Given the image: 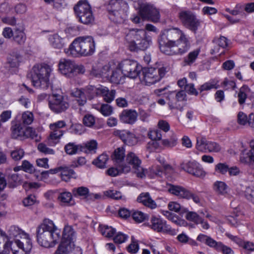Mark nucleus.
<instances>
[{
	"instance_id": "obj_1",
	"label": "nucleus",
	"mask_w": 254,
	"mask_h": 254,
	"mask_svg": "<svg viewBox=\"0 0 254 254\" xmlns=\"http://www.w3.org/2000/svg\"><path fill=\"white\" fill-rule=\"evenodd\" d=\"M38 243L45 248L54 247L61 239L60 230L52 220L45 219L37 228Z\"/></svg>"
},
{
	"instance_id": "obj_2",
	"label": "nucleus",
	"mask_w": 254,
	"mask_h": 254,
	"mask_svg": "<svg viewBox=\"0 0 254 254\" xmlns=\"http://www.w3.org/2000/svg\"><path fill=\"white\" fill-rule=\"evenodd\" d=\"M38 243L45 248L54 247L61 239L60 230L52 220L45 219L37 228Z\"/></svg>"
},
{
	"instance_id": "obj_3",
	"label": "nucleus",
	"mask_w": 254,
	"mask_h": 254,
	"mask_svg": "<svg viewBox=\"0 0 254 254\" xmlns=\"http://www.w3.org/2000/svg\"><path fill=\"white\" fill-rule=\"evenodd\" d=\"M96 43L94 38L90 36H80L75 38L69 48L65 49L66 54L73 57H89L95 51Z\"/></svg>"
},
{
	"instance_id": "obj_4",
	"label": "nucleus",
	"mask_w": 254,
	"mask_h": 254,
	"mask_svg": "<svg viewBox=\"0 0 254 254\" xmlns=\"http://www.w3.org/2000/svg\"><path fill=\"white\" fill-rule=\"evenodd\" d=\"M125 39L131 51H144L151 44V38L147 35L145 30L132 29L126 34Z\"/></svg>"
},
{
	"instance_id": "obj_5",
	"label": "nucleus",
	"mask_w": 254,
	"mask_h": 254,
	"mask_svg": "<svg viewBox=\"0 0 254 254\" xmlns=\"http://www.w3.org/2000/svg\"><path fill=\"white\" fill-rule=\"evenodd\" d=\"M52 69L47 64L35 65L28 76L31 78L33 85L41 89H47L50 84L49 76Z\"/></svg>"
},
{
	"instance_id": "obj_6",
	"label": "nucleus",
	"mask_w": 254,
	"mask_h": 254,
	"mask_svg": "<svg viewBox=\"0 0 254 254\" xmlns=\"http://www.w3.org/2000/svg\"><path fill=\"white\" fill-rule=\"evenodd\" d=\"M125 148L123 146L115 149L112 153V177L117 176L121 173H127L130 171L128 165H124L126 156Z\"/></svg>"
},
{
	"instance_id": "obj_7",
	"label": "nucleus",
	"mask_w": 254,
	"mask_h": 254,
	"mask_svg": "<svg viewBox=\"0 0 254 254\" xmlns=\"http://www.w3.org/2000/svg\"><path fill=\"white\" fill-rule=\"evenodd\" d=\"M186 34L178 28L167 30L165 33L162 34L158 38V43L160 50L163 53L174 45L181 37Z\"/></svg>"
},
{
	"instance_id": "obj_8",
	"label": "nucleus",
	"mask_w": 254,
	"mask_h": 254,
	"mask_svg": "<svg viewBox=\"0 0 254 254\" xmlns=\"http://www.w3.org/2000/svg\"><path fill=\"white\" fill-rule=\"evenodd\" d=\"M74 10L79 21L84 24H91L94 20L91 8L86 0H81L74 6Z\"/></svg>"
},
{
	"instance_id": "obj_9",
	"label": "nucleus",
	"mask_w": 254,
	"mask_h": 254,
	"mask_svg": "<svg viewBox=\"0 0 254 254\" xmlns=\"http://www.w3.org/2000/svg\"><path fill=\"white\" fill-rule=\"evenodd\" d=\"M166 73V69L164 67L161 68L147 67L142 69V77L146 85H150L159 81Z\"/></svg>"
},
{
	"instance_id": "obj_10",
	"label": "nucleus",
	"mask_w": 254,
	"mask_h": 254,
	"mask_svg": "<svg viewBox=\"0 0 254 254\" xmlns=\"http://www.w3.org/2000/svg\"><path fill=\"white\" fill-rule=\"evenodd\" d=\"M182 24L187 29L195 33L200 25V20L191 11L183 10L179 13Z\"/></svg>"
},
{
	"instance_id": "obj_11",
	"label": "nucleus",
	"mask_w": 254,
	"mask_h": 254,
	"mask_svg": "<svg viewBox=\"0 0 254 254\" xmlns=\"http://www.w3.org/2000/svg\"><path fill=\"white\" fill-rule=\"evenodd\" d=\"M164 53L167 55H182L186 53L190 48V38L185 34L181 37L177 42Z\"/></svg>"
},
{
	"instance_id": "obj_12",
	"label": "nucleus",
	"mask_w": 254,
	"mask_h": 254,
	"mask_svg": "<svg viewBox=\"0 0 254 254\" xmlns=\"http://www.w3.org/2000/svg\"><path fill=\"white\" fill-rule=\"evenodd\" d=\"M74 237V232L71 227L65 226L63 233L62 242L55 254H69V249L71 248V242Z\"/></svg>"
},
{
	"instance_id": "obj_13",
	"label": "nucleus",
	"mask_w": 254,
	"mask_h": 254,
	"mask_svg": "<svg viewBox=\"0 0 254 254\" xmlns=\"http://www.w3.org/2000/svg\"><path fill=\"white\" fill-rule=\"evenodd\" d=\"M138 14L143 20L157 22L160 18L159 11L154 5L149 3H142L139 7Z\"/></svg>"
},
{
	"instance_id": "obj_14",
	"label": "nucleus",
	"mask_w": 254,
	"mask_h": 254,
	"mask_svg": "<svg viewBox=\"0 0 254 254\" xmlns=\"http://www.w3.org/2000/svg\"><path fill=\"white\" fill-rule=\"evenodd\" d=\"M117 65L125 76L130 78H134L140 74L141 67L138 66V63L135 61L126 60L118 63Z\"/></svg>"
},
{
	"instance_id": "obj_15",
	"label": "nucleus",
	"mask_w": 254,
	"mask_h": 254,
	"mask_svg": "<svg viewBox=\"0 0 254 254\" xmlns=\"http://www.w3.org/2000/svg\"><path fill=\"white\" fill-rule=\"evenodd\" d=\"M11 136L13 138H22L32 137L34 131L31 127H26L18 121L12 122Z\"/></svg>"
},
{
	"instance_id": "obj_16",
	"label": "nucleus",
	"mask_w": 254,
	"mask_h": 254,
	"mask_svg": "<svg viewBox=\"0 0 254 254\" xmlns=\"http://www.w3.org/2000/svg\"><path fill=\"white\" fill-rule=\"evenodd\" d=\"M126 163L124 162V165H128L132 169L137 177L143 178L145 175L144 169L141 166V160L133 152H128L126 155Z\"/></svg>"
},
{
	"instance_id": "obj_17",
	"label": "nucleus",
	"mask_w": 254,
	"mask_h": 254,
	"mask_svg": "<svg viewBox=\"0 0 254 254\" xmlns=\"http://www.w3.org/2000/svg\"><path fill=\"white\" fill-rule=\"evenodd\" d=\"M150 228L157 232L166 233L174 236L177 234L174 229L168 225L166 221L160 217L152 216L150 219Z\"/></svg>"
},
{
	"instance_id": "obj_18",
	"label": "nucleus",
	"mask_w": 254,
	"mask_h": 254,
	"mask_svg": "<svg viewBox=\"0 0 254 254\" xmlns=\"http://www.w3.org/2000/svg\"><path fill=\"white\" fill-rule=\"evenodd\" d=\"M49 106L53 112L60 113L65 111L68 108L69 104L62 95L55 94L49 101Z\"/></svg>"
},
{
	"instance_id": "obj_19",
	"label": "nucleus",
	"mask_w": 254,
	"mask_h": 254,
	"mask_svg": "<svg viewBox=\"0 0 254 254\" xmlns=\"http://www.w3.org/2000/svg\"><path fill=\"white\" fill-rule=\"evenodd\" d=\"M84 89V91L88 94H95L97 95L102 96L104 100L107 103L111 102V92H110L106 87L100 85L98 87H96L93 85H89Z\"/></svg>"
},
{
	"instance_id": "obj_20",
	"label": "nucleus",
	"mask_w": 254,
	"mask_h": 254,
	"mask_svg": "<svg viewBox=\"0 0 254 254\" xmlns=\"http://www.w3.org/2000/svg\"><path fill=\"white\" fill-rule=\"evenodd\" d=\"M59 69L63 74L69 77H72L74 70V64L69 60L62 59L59 63Z\"/></svg>"
},
{
	"instance_id": "obj_21",
	"label": "nucleus",
	"mask_w": 254,
	"mask_h": 254,
	"mask_svg": "<svg viewBox=\"0 0 254 254\" xmlns=\"http://www.w3.org/2000/svg\"><path fill=\"white\" fill-rule=\"evenodd\" d=\"M138 116L137 113L133 110H124L120 115V120L124 123L134 124Z\"/></svg>"
},
{
	"instance_id": "obj_22",
	"label": "nucleus",
	"mask_w": 254,
	"mask_h": 254,
	"mask_svg": "<svg viewBox=\"0 0 254 254\" xmlns=\"http://www.w3.org/2000/svg\"><path fill=\"white\" fill-rule=\"evenodd\" d=\"M10 250L13 251L10 246V241L8 240V236L0 229V254H9Z\"/></svg>"
},
{
	"instance_id": "obj_23",
	"label": "nucleus",
	"mask_w": 254,
	"mask_h": 254,
	"mask_svg": "<svg viewBox=\"0 0 254 254\" xmlns=\"http://www.w3.org/2000/svg\"><path fill=\"white\" fill-rule=\"evenodd\" d=\"M27 237L22 236L20 239H16L15 242L16 245L19 249L26 253H29L32 248V243L29 238V235L26 233Z\"/></svg>"
},
{
	"instance_id": "obj_24",
	"label": "nucleus",
	"mask_w": 254,
	"mask_h": 254,
	"mask_svg": "<svg viewBox=\"0 0 254 254\" xmlns=\"http://www.w3.org/2000/svg\"><path fill=\"white\" fill-rule=\"evenodd\" d=\"M8 234L10 238H13L14 240L10 242V246L11 247H14L15 242L16 239H19L22 238V236L27 237L26 233L24 232L21 229H19L18 227L15 226H11L9 227Z\"/></svg>"
},
{
	"instance_id": "obj_25",
	"label": "nucleus",
	"mask_w": 254,
	"mask_h": 254,
	"mask_svg": "<svg viewBox=\"0 0 254 254\" xmlns=\"http://www.w3.org/2000/svg\"><path fill=\"white\" fill-rule=\"evenodd\" d=\"M23 61V57L17 51L10 53L7 58V64L11 67H17Z\"/></svg>"
},
{
	"instance_id": "obj_26",
	"label": "nucleus",
	"mask_w": 254,
	"mask_h": 254,
	"mask_svg": "<svg viewBox=\"0 0 254 254\" xmlns=\"http://www.w3.org/2000/svg\"><path fill=\"white\" fill-rule=\"evenodd\" d=\"M168 191L179 198L186 199L189 190L181 186L171 185L168 189Z\"/></svg>"
},
{
	"instance_id": "obj_27",
	"label": "nucleus",
	"mask_w": 254,
	"mask_h": 254,
	"mask_svg": "<svg viewBox=\"0 0 254 254\" xmlns=\"http://www.w3.org/2000/svg\"><path fill=\"white\" fill-rule=\"evenodd\" d=\"M81 145V152L86 154H94L96 152L98 143L95 140H91L83 143Z\"/></svg>"
},
{
	"instance_id": "obj_28",
	"label": "nucleus",
	"mask_w": 254,
	"mask_h": 254,
	"mask_svg": "<svg viewBox=\"0 0 254 254\" xmlns=\"http://www.w3.org/2000/svg\"><path fill=\"white\" fill-rule=\"evenodd\" d=\"M137 201L151 209L156 207L155 202L151 198L148 192L141 193L138 197Z\"/></svg>"
},
{
	"instance_id": "obj_29",
	"label": "nucleus",
	"mask_w": 254,
	"mask_h": 254,
	"mask_svg": "<svg viewBox=\"0 0 254 254\" xmlns=\"http://www.w3.org/2000/svg\"><path fill=\"white\" fill-rule=\"evenodd\" d=\"M229 40L224 36H220L219 38L215 39L213 42L215 44V46L212 50V54H219L220 49H223L226 48L228 45Z\"/></svg>"
},
{
	"instance_id": "obj_30",
	"label": "nucleus",
	"mask_w": 254,
	"mask_h": 254,
	"mask_svg": "<svg viewBox=\"0 0 254 254\" xmlns=\"http://www.w3.org/2000/svg\"><path fill=\"white\" fill-rule=\"evenodd\" d=\"M49 41L51 45L54 48L60 49L64 47V39L58 34L49 35Z\"/></svg>"
},
{
	"instance_id": "obj_31",
	"label": "nucleus",
	"mask_w": 254,
	"mask_h": 254,
	"mask_svg": "<svg viewBox=\"0 0 254 254\" xmlns=\"http://www.w3.org/2000/svg\"><path fill=\"white\" fill-rule=\"evenodd\" d=\"M34 120V114L28 111L23 112L19 115V120L18 121L25 126L32 124Z\"/></svg>"
},
{
	"instance_id": "obj_32",
	"label": "nucleus",
	"mask_w": 254,
	"mask_h": 254,
	"mask_svg": "<svg viewBox=\"0 0 254 254\" xmlns=\"http://www.w3.org/2000/svg\"><path fill=\"white\" fill-rule=\"evenodd\" d=\"M71 95L77 98L76 101L79 106H83L86 103V97L84 89H75L71 91Z\"/></svg>"
},
{
	"instance_id": "obj_33",
	"label": "nucleus",
	"mask_w": 254,
	"mask_h": 254,
	"mask_svg": "<svg viewBox=\"0 0 254 254\" xmlns=\"http://www.w3.org/2000/svg\"><path fill=\"white\" fill-rule=\"evenodd\" d=\"M60 169L61 178L63 181L67 182L71 178H76L75 172L69 167L63 166Z\"/></svg>"
},
{
	"instance_id": "obj_34",
	"label": "nucleus",
	"mask_w": 254,
	"mask_h": 254,
	"mask_svg": "<svg viewBox=\"0 0 254 254\" xmlns=\"http://www.w3.org/2000/svg\"><path fill=\"white\" fill-rule=\"evenodd\" d=\"M214 191L218 195H225L228 193V187L225 183L216 181L213 185Z\"/></svg>"
},
{
	"instance_id": "obj_35",
	"label": "nucleus",
	"mask_w": 254,
	"mask_h": 254,
	"mask_svg": "<svg viewBox=\"0 0 254 254\" xmlns=\"http://www.w3.org/2000/svg\"><path fill=\"white\" fill-rule=\"evenodd\" d=\"M116 70L112 72V84L118 85L124 82L125 75L122 70L116 65Z\"/></svg>"
},
{
	"instance_id": "obj_36",
	"label": "nucleus",
	"mask_w": 254,
	"mask_h": 254,
	"mask_svg": "<svg viewBox=\"0 0 254 254\" xmlns=\"http://www.w3.org/2000/svg\"><path fill=\"white\" fill-rule=\"evenodd\" d=\"M138 141V137L133 133L127 130L123 142L127 145L132 146L136 145Z\"/></svg>"
},
{
	"instance_id": "obj_37",
	"label": "nucleus",
	"mask_w": 254,
	"mask_h": 254,
	"mask_svg": "<svg viewBox=\"0 0 254 254\" xmlns=\"http://www.w3.org/2000/svg\"><path fill=\"white\" fill-rule=\"evenodd\" d=\"M22 27L16 28L13 33V39L19 44H23L26 40V36Z\"/></svg>"
},
{
	"instance_id": "obj_38",
	"label": "nucleus",
	"mask_w": 254,
	"mask_h": 254,
	"mask_svg": "<svg viewBox=\"0 0 254 254\" xmlns=\"http://www.w3.org/2000/svg\"><path fill=\"white\" fill-rule=\"evenodd\" d=\"M58 199L64 205H71L74 203L72 195L71 193L69 192H63L61 193L58 196Z\"/></svg>"
},
{
	"instance_id": "obj_39",
	"label": "nucleus",
	"mask_w": 254,
	"mask_h": 254,
	"mask_svg": "<svg viewBox=\"0 0 254 254\" xmlns=\"http://www.w3.org/2000/svg\"><path fill=\"white\" fill-rule=\"evenodd\" d=\"M200 52L199 49H196L189 54L184 58V62L186 65H190L192 64L197 59Z\"/></svg>"
},
{
	"instance_id": "obj_40",
	"label": "nucleus",
	"mask_w": 254,
	"mask_h": 254,
	"mask_svg": "<svg viewBox=\"0 0 254 254\" xmlns=\"http://www.w3.org/2000/svg\"><path fill=\"white\" fill-rule=\"evenodd\" d=\"M128 236L121 232L116 233L115 229L112 228V240L115 243L122 244L127 239Z\"/></svg>"
},
{
	"instance_id": "obj_41",
	"label": "nucleus",
	"mask_w": 254,
	"mask_h": 254,
	"mask_svg": "<svg viewBox=\"0 0 254 254\" xmlns=\"http://www.w3.org/2000/svg\"><path fill=\"white\" fill-rule=\"evenodd\" d=\"M64 149L67 154L73 155L81 152V145L75 143H68L65 146Z\"/></svg>"
},
{
	"instance_id": "obj_42",
	"label": "nucleus",
	"mask_w": 254,
	"mask_h": 254,
	"mask_svg": "<svg viewBox=\"0 0 254 254\" xmlns=\"http://www.w3.org/2000/svg\"><path fill=\"white\" fill-rule=\"evenodd\" d=\"M108 160V155L105 153H103L99 155L96 159L94 160L92 163L98 168H104L106 167V164Z\"/></svg>"
},
{
	"instance_id": "obj_43",
	"label": "nucleus",
	"mask_w": 254,
	"mask_h": 254,
	"mask_svg": "<svg viewBox=\"0 0 254 254\" xmlns=\"http://www.w3.org/2000/svg\"><path fill=\"white\" fill-rule=\"evenodd\" d=\"M20 180L17 174H13L9 176L6 185L10 188H14L20 184Z\"/></svg>"
},
{
	"instance_id": "obj_44",
	"label": "nucleus",
	"mask_w": 254,
	"mask_h": 254,
	"mask_svg": "<svg viewBox=\"0 0 254 254\" xmlns=\"http://www.w3.org/2000/svg\"><path fill=\"white\" fill-rule=\"evenodd\" d=\"M250 90V88L246 85L243 86L240 88L238 95V101L240 104L242 105L245 103Z\"/></svg>"
},
{
	"instance_id": "obj_45",
	"label": "nucleus",
	"mask_w": 254,
	"mask_h": 254,
	"mask_svg": "<svg viewBox=\"0 0 254 254\" xmlns=\"http://www.w3.org/2000/svg\"><path fill=\"white\" fill-rule=\"evenodd\" d=\"M197 163L195 161H190L187 163H182L180 165V167L181 169L191 174L193 173V169L197 167Z\"/></svg>"
},
{
	"instance_id": "obj_46",
	"label": "nucleus",
	"mask_w": 254,
	"mask_h": 254,
	"mask_svg": "<svg viewBox=\"0 0 254 254\" xmlns=\"http://www.w3.org/2000/svg\"><path fill=\"white\" fill-rule=\"evenodd\" d=\"M186 214L185 218L189 221H192L196 224H199L201 222V217L197 214L196 212L192 211H185Z\"/></svg>"
},
{
	"instance_id": "obj_47",
	"label": "nucleus",
	"mask_w": 254,
	"mask_h": 254,
	"mask_svg": "<svg viewBox=\"0 0 254 254\" xmlns=\"http://www.w3.org/2000/svg\"><path fill=\"white\" fill-rule=\"evenodd\" d=\"M109 69V66L108 65H105L103 66L102 71H99L95 68H92L90 72V75L94 77H98L101 76H108L109 74L107 73Z\"/></svg>"
},
{
	"instance_id": "obj_48",
	"label": "nucleus",
	"mask_w": 254,
	"mask_h": 254,
	"mask_svg": "<svg viewBox=\"0 0 254 254\" xmlns=\"http://www.w3.org/2000/svg\"><path fill=\"white\" fill-rule=\"evenodd\" d=\"M51 132L49 137V141L53 143H56L60 137L63 135L64 132L62 130L51 129Z\"/></svg>"
},
{
	"instance_id": "obj_49",
	"label": "nucleus",
	"mask_w": 254,
	"mask_h": 254,
	"mask_svg": "<svg viewBox=\"0 0 254 254\" xmlns=\"http://www.w3.org/2000/svg\"><path fill=\"white\" fill-rule=\"evenodd\" d=\"M240 160L242 163L252 166L253 162L254 163V151L250 150L246 154L241 156Z\"/></svg>"
},
{
	"instance_id": "obj_50",
	"label": "nucleus",
	"mask_w": 254,
	"mask_h": 254,
	"mask_svg": "<svg viewBox=\"0 0 254 254\" xmlns=\"http://www.w3.org/2000/svg\"><path fill=\"white\" fill-rule=\"evenodd\" d=\"M208 141L205 138L202 137H197L196 138V148L202 152H206V147H207Z\"/></svg>"
},
{
	"instance_id": "obj_51",
	"label": "nucleus",
	"mask_w": 254,
	"mask_h": 254,
	"mask_svg": "<svg viewBox=\"0 0 254 254\" xmlns=\"http://www.w3.org/2000/svg\"><path fill=\"white\" fill-rule=\"evenodd\" d=\"M82 121L83 124L87 127H92L95 124V118L91 114L85 115Z\"/></svg>"
},
{
	"instance_id": "obj_52",
	"label": "nucleus",
	"mask_w": 254,
	"mask_h": 254,
	"mask_svg": "<svg viewBox=\"0 0 254 254\" xmlns=\"http://www.w3.org/2000/svg\"><path fill=\"white\" fill-rule=\"evenodd\" d=\"M133 220L137 223H141L147 218V215L140 211L135 210L132 213Z\"/></svg>"
},
{
	"instance_id": "obj_53",
	"label": "nucleus",
	"mask_w": 254,
	"mask_h": 254,
	"mask_svg": "<svg viewBox=\"0 0 254 254\" xmlns=\"http://www.w3.org/2000/svg\"><path fill=\"white\" fill-rule=\"evenodd\" d=\"M206 145H207L206 147V152H218L221 150L220 146L216 142L208 141Z\"/></svg>"
},
{
	"instance_id": "obj_54",
	"label": "nucleus",
	"mask_w": 254,
	"mask_h": 254,
	"mask_svg": "<svg viewBox=\"0 0 254 254\" xmlns=\"http://www.w3.org/2000/svg\"><path fill=\"white\" fill-rule=\"evenodd\" d=\"M24 155V151L20 148H16L10 153L12 159L14 161H19L21 159Z\"/></svg>"
},
{
	"instance_id": "obj_55",
	"label": "nucleus",
	"mask_w": 254,
	"mask_h": 254,
	"mask_svg": "<svg viewBox=\"0 0 254 254\" xmlns=\"http://www.w3.org/2000/svg\"><path fill=\"white\" fill-rule=\"evenodd\" d=\"M72 192L74 195H79L85 197L89 192V190L87 188L80 187L77 188L73 189Z\"/></svg>"
},
{
	"instance_id": "obj_56",
	"label": "nucleus",
	"mask_w": 254,
	"mask_h": 254,
	"mask_svg": "<svg viewBox=\"0 0 254 254\" xmlns=\"http://www.w3.org/2000/svg\"><path fill=\"white\" fill-rule=\"evenodd\" d=\"M215 170L217 173L224 175L229 170V166L226 163H219L216 165Z\"/></svg>"
},
{
	"instance_id": "obj_57",
	"label": "nucleus",
	"mask_w": 254,
	"mask_h": 254,
	"mask_svg": "<svg viewBox=\"0 0 254 254\" xmlns=\"http://www.w3.org/2000/svg\"><path fill=\"white\" fill-rule=\"evenodd\" d=\"M148 135L151 140H159L162 138L161 131L159 129H154L150 131Z\"/></svg>"
},
{
	"instance_id": "obj_58",
	"label": "nucleus",
	"mask_w": 254,
	"mask_h": 254,
	"mask_svg": "<svg viewBox=\"0 0 254 254\" xmlns=\"http://www.w3.org/2000/svg\"><path fill=\"white\" fill-rule=\"evenodd\" d=\"M178 138L176 136H173L170 139H164L162 140V144L165 147H173L177 143Z\"/></svg>"
},
{
	"instance_id": "obj_59",
	"label": "nucleus",
	"mask_w": 254,
	"mask_h": 254,
	"mask_svg": "<svg viewBox=\"0 0 254 254\" xmlns=\"http://www.w3.org/2000/svg\"><path fill=\"white\" fill-rule=\"evenodd\" d=\"M168 208L171 211H174L176 212H179V211H181L182 212L183 211H186V209L182 208L181 206L179 203H178L176 202H170L168 204Z\"/></svg>"
},
{
	"instance_id": "obj_60",
	"label": "nucleus",
	"mask_w": 254,
	"mask_h": 254,
	"mask_svg": "<svg viewBox=\"0 0 254 254\" xmlns=\"http://www.w3.org/2000/svg\"><path fill=\"white\" fill-rule=\"evenodd\" d=\"M159 147V143L157 141V140H152L149 141L146 145L147 149L150 152H154L158 150Z\"/></svg>"
},
{
	"instance_id": "obj_61",
	"label": "nucleus",
	"mask_w": 254,
	"mask_h": 254,
	"mask_svg": "<svg viewBox=\"0 0 254 254\" xmlns=\"http://www.w3.org/2000/svg\"><path fill=\"white\" fill-rule=\"evenodd\" d=\"M163 214L169 220H171L175 224H178L180 221L178 217L174 213L169 211H163Z\"/></svg>"
},
{
	"instance_id": "obj_62",
	"label": "nucleus",
	"mask_w": 254,
	"mask_h": 254,
	"mask_svg": "<svg viewBox=\"0 0 254 254\" xmlns=\"http://www.w3.org/2000/svg\"><path fill=\"white\" fill-rule=\"evenodd\" d=\"M99 231L102 235L105 237L110 238L111 237V228L106 225H100L99 226Z\"/></svg>"
},
{
	"instance_id": "obj_63",
	"label": "nucleus",
	"mask_w": 254,
	"mask_h": 254,
	"mask_svg": "<svg viewBox=\"0 0 254 254\" xmlns=\"http://www.w3.org/2000/svg\"><path fill=\"white\" fill-rule=\"evenodd\" d=\"M21 169L25 172L31 173L34 170L33 166L28 161L24 160L21 166Z\"/></svg>"
},
{
	"instance_id": "obj_64",
	"label": "nucleus",
	"mask_w": 254,
	"mask_h": 254,
	"mask_svg": "<svg viewBox=\"0 0 254 254\" xmlns=\"http://www.w3.org/2000/svg\"><path fill=\"white\" fill-rule=\"evenodd\" d=\"M100 112L104 116H109L111 114V106L108 104H102Z\"/></svg>"
}]
</instances>
